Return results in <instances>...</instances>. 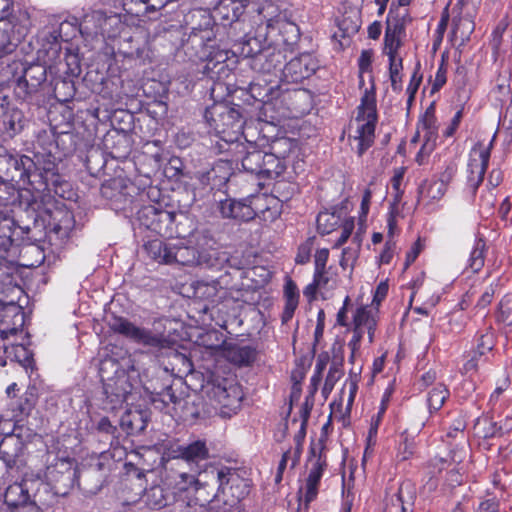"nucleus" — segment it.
<instances>
[{
  "instance_id": "nucleus-49",
  "label": "nucleus",
  "mask_w": 512,
  "mask_h": 512,
  "mask_svg": "<svg viewBox=\"0 0 512 512\" xmlns=\"http://www.w3.org/2000/svg\"><path fill=\"white\" fill-rule=\"evenodd\" d=\"M315 285L321 289H333L336 285V275L330 269L314 272Z\"/></svg>"
},
{
  "instance_id": "nucleus-39",
  "label": "nucleus",
  "mask_w": 512,
  "mask_h": 512,
  "mask_svg": "<svg viewBox=\"0 0 512 512\" xmlns=\"http://www.w3.org/2000/svg\"><path fill=\"white\" fill-rule=\"evenodd\" d=\"M341 225L340 216L331 212H320L317 217V229L321 234H329Z\"/></svg>"
},
{
  "instance_id": "nucleus-2",
  "label": "nucleus",
  "mask_w": 512,
  "mask_h": 512,
  "mask_svg": "<svg viewBox=\"0 0 512 512\" xmlns=\"http://www.w3.org/2000/svg\"><path fill=\"white\" fill-rule=\"evenodd\" d=\"M377 122L376 99L373 91L366 90L358 106V113L351 123L350 145L359 156L372 146Z\"/></svg>"
},
{
  "instance_id": "nucleus-17",
  "label": "nucleus",
  "mask_w": 512,
  "mask_h": 512,
  "mask_svg": "<svg viewBox=\"0 0 512 512\" xmlns=\"http://www.w3.org/2000/svg\"><path fill=\"white\" fill-rule=\"evenodd\" d=\"M232 169V161L220 159L211 169L202 173L199 179L202 184L210 186L211 189H220L229 180Z\"/></svg>"
},
{
  "instance_id": "nucleus-28",
  "label": "nucleus",
  "mask_w": 512,
  "mask_h": 512,
  "mask_svg": "<svg viewBox=\"0 0 512 512\" xmlns=\"http://www.w3.org/2000/svg\"><path fill=\"white\" fill-rule=\"evenodd\" d=\"M169 264L177 263L183 266L200 264L198 251L189 246H171Z\"/></svg>"
},
{
  "instance_id": "nucleus-3",
  "label": "nucleus",
  "mask_w": 512,
  "mask_h": 512,
  "mask_svg": "<svg viewBox=\"0 0 512 512\" xmlns=\"http://www.w3.org/2000/svg\"><path fill=\"white\" fill-rule=\"evenodd\" d=\"M99 375L104 393L113 408L126 402L132 394L133 384L126 369L118 360L106 357L100 361Z\"/></svg>"
},
{
  "instance_id": "nucleus-41",
  "label": "nucleus",
  "mask_w": 512,
  "mask_h": 512,
  "mask_svg": "<svg viewBox=\"0 0 512 512\" xmlns=\"http://www.w3.org/2000/svg\"><path fill=\"white\" fill-rule=\"evenodd\" d=\"M248 205L254 212V218L266 211V207L275 204V198L265 194L251 195L247 198Z\"/></svg>"
},
{
  "instance_id": "nucleus-53",
  "label": "nucleus",
  "mask_w": 512,
  "mask_h": 512,
  "mask_svg": "<svg viewBox=\"0 0 512 512\" xmlns=\"http://www.w3.org/2000/svg\"><path fill=\"white\" fill-rule=\"evenodd\" d=\"M175 485L179 491H187L191 487L195 490H199L202 487L199 480L188 473H180L178 479L175 481Z\"/></svg>"
},
{
  "instance_id": "nucleus-27",
  "label": "nucleus",
  "mask_w": 512,
  "mask_h": 512,
  "mask_svg": "<svg viewBox=\"0 0 512 512\" xmlns=\"http://www.w3.org/2000/svg\"><path fill=\"white\" fill-rule=\"evenodd\" d=\"M284 300L285 305L281 320L283 324H286L293 318L299 304V290L291 278H288L284 285Z\"/></svg>"
},
{
  "instance_id": "nucleus-46",
  "label": "nucleus",
  "mask_w": 512,
  "mask_h": 512,
  "mask_svg": "<svg viewBox=\"0 0 512 512\" xmlns=\"http://www.w3.org/2000/svg\"><path fill=\"white\" fill-rule=\"evenodd\" d=\"M23 76L31 81V89H38V87L46 80V70L41 65H32L25 70Z\"/></svg>"
},
{
  "instance_id": "nucleus-52",
  "label": "nucleus",
  "mask_w": 512,
  "mask_h": 512,
  "mask_svg": "<svg viewBox=\"0 0 512 512\" xmlns=\"http://www.w3.org/2000/svg\"><path fill=\"white\" fill-rule=\"evenodd\" d=\"M465 428H466V421L463 417H458L454 420L453 424L449 428L448 432L446 433V437L448 439L453 440H459L460 442H464L465 440Z\"/></svg>"
},
{
  "instance_id": "nucleus-4",
  "label": "nucleus",
  "mask_w": 512,
  "mask_h": 512,
  "mask_svg": "<svg viewBox=\"0 0 512 512\" xmlns=\"http://www.w3.org/2000/svg\"><path fill=\"white\" fill-rule=\"evenodd\" d=\"M6 317H12L13 327L6 326L4 322L0 323V366H5L7 359H10L27 369L33 362L31 351L24 344L10 341L11 338H16L23 333L24 315L14 309L8 310Z\"/></svg>"
},
{
  "instance_id": "nucleus-43",
  "label": "nucleus",
  "mask_w": 512,
  "mask_h": 512,
  "mask_svg": "<svg viewBox=\"0 0 512 512\" xmlns=\"http://www.w3.org/2000/svg\"><path fill=\"white\" fill-rule=\"evenodd\" d=\"M297 190L298 188L295 183L285 180L277 181L273 187V192L276 194L275 198L281 202H286L291 199Z\"/></svg>"
},
{
  "instance_id": "nucleus-42",
  "label": "nucleus",
  "mask_w": 512,
  "mask_h": 512,
  "mask_svg": "<svg viewBox=\"0 0 512 512\" xmlns=\"http://www.w3.org/2000/svg\"><path fill=\"white\" fill-rule=\"evenodd\" d=\"M456 173V167L454 165H448L445 171L440 175L438 181L432 183V190L437 189V194H432L433 199L441 198L445 191L447 184L451 181Z\"/></svg>"
},
{
  "instance_id": "nucleus-60",
  "label": "nucleus",
  "mask_w": 512,
  "mask_h": 512,
  "mask_svg": "<svg viewBox=\"0 0 512 512\" xmlns=\"http://www.w3.org/2000/svg\"><path fill=\"white\" fill-rule=\"evenodd\" d=\"M30 82L31 81H29L28 78H25L24 76L18 79L15 86V94L17 97L26 99L29 95L37 91V89L30 88Z\"/></svg>"
},
{
  "instance_id": "nucleus-20",
  "label": "nucleus",
  "mask_w": 512,
  "mask_h": 512,
  "mask_svg": "<svg viewBox=\"0 0 512 512\" xmlns=\"http://www.w3.org/2000/svg\"><path fill=\"white\" fill-rule=\"evenodd\" d=\"M378 309L373 306L358 307L353 315V328L367 332L369 343H373L377 327Z\"/></svg>"
},
{
  "instance_id": "nucleus-37",
  "label": "nucleus",
  "mask_w": 512,
  "mask_h": 512,
  "mask_svg": "<svg viewBox=\"0 0 512 512\" xmlns=\"http://www.w3.org/2000/svg\"><path fill=\"white\" fill-rule=\"evenodd\" d=\"M193 296L199 300L214 301L218 294V282L197 281L193 284Z\"/></svg>"
},
{
  "instance_id": "nucleus-9",
  "label": "nucleus",
  "mask_w": 512,
  "mask_h": 512,
  "mask_svg": "<svg viewBox=\"0 0 512 512\" xmlns=\"http://www.w3.org/2000/svg\"><path fill=\"white\" fill-rule=\"evenodd\" d=\"M110 328L114 332L143 346L162 348L166 343V339L162 334H155L149 329L138 327L122 317L114 318L110 322Z\"/></svg>"
},
{
  "instance_id": "nucleus-19",
  "label": "nucleus",
  "mask_w": 512,
  "mask_h": 512,
  "mask_svg": "<svg viewBox=\"0 0 512 512\" xmlns=\"http://www.w3.org/2000/svg\"><path fill=\"white\" fill-rule=\"evenodd\" d=\"M281 47L269 43L264 53L252 61L251 67L263 73H270L273 70L281 69L285 60Z\"/></svg>"
},
{
  "instance_id": "nucleus-36",
  "label": "nucleus",
  "mask_w": 512,
  "mask_h": 512,
  "mask_svg": "<svg viewBox=\"0 0 512 512\" xmlns=\"http://www.w3.org/2000/svg\"><path fill=\"white\" fill-rule=\"evenodd\" d=\"M389 58V73L391 80V87L394 91L401 90V75L400 72L403 68L402 58L399 53L396 52H385Z\"/></svg>"
},
{
  "instance_id": "nucleus-33",
  "label": "nucleus",
  "mask_w": 512,
  "mask_h": 512,
  "mask_svg": "<svg viewBox=\"0 0 512 512\" xmlns=\"http://www.w3.org/2000/svg\"><path fill=\"white\" fill-rule=\"evenodd\" d=\"M284 170L285 163L281 158L276 156L274 153L265 152L259 176L264 178H274L279 176Z\"/></svg>"
},
{
  "instance_id": "nucleus-10",
  "label": "nucleus",
  "mask_w": 512,
  "mask_h": 512,
  "mask_svg": "<svg viewBox=\"0 0 512 512\" xmlns=\"http://www.w3.org/2000/svg\"><path fill=\"white\" fill-rule=\"evenodd\" d=\"M34 159L19 154H12L7 151L0 153V172L11 181H22L33 183Z\"/></svg>"
},
{
  "instance_id": "nucleus-58",
  "label": "nucleus",
  "mask_w": 512,
  "mask_h": 512,
  "mask_svg": "<svg viewBox=\"0 0 512 512\" xmlns=\"http://www.w3.org/2000/svg\"><path fill=\"white\" fill-rule=\"evenodd\" d=\"M341 235L337 239L334 247L338 248L342 246L348 238L351 236L352 231L354 229V220L353 219H346L341 223Z\"/></svg>"
},
{
  "instance_id": "nucleus-23",
  "label": "nucleus",
  "mask_w": 512,
  "mask_h": 512,
  "mask_svg": "<svg viewBox=\"0 0 512 512\" xmlns=\"http://www.w3.org/2000/svg\"><path fill=\"white\" fill-rule=\"evenodd\" d=\"M148 421L147 411L129 409L121 416L120 426L127 434L134 435L143 432Z\"/></svg>"
},
{
  "instance_id": "nucleus-34",
  "label": "nucleus",
  "mask_w": 512,
  "mask_h": 512,
  "mask_svg": "<svg viewBox=\"0 0 512 512\" xmlns=\"http://www.w3.org/2000/svg\"><path fill=\"white\" fill-rule=\"evenodd\" d=\"M448 397L449 391L443 384H437L432 387L427 394V406L429 412L432 414L438 411Z\"/></svg>"
},
{
  "instance_id": "nucleus-38",
  "label": "nucleus",
  "mask_w": 512,
  "mask_h": 512,
  "mask_svg": "<svg viewBox=\"0 0 512 512\" xmlns=\"http://www.w3.org/2000/svg\"><path fill=\"white\" fill-rule=\"evenodd\" d=\"M486 243L483 239H477L474 247L470 253L468 266L473 272H478L482 269L485 262Z\"/></svg>"
},
{
  "instance_id": "nucleus-35",
  "label": "nucleus",
  "mask_w": 512,
  "mask_h": 512,
  "mask_svg": "<svg viewBox=\"0 0 512 512\" xmlns=\"http://www.w3.org/2000/svg\"><path fill=\"white\" fill-rule=\"evenodd\" d=\"M263 157L265 152L257 150L252 147V150H248L246 154L241 158V164L245 171L256 174L259 176L262 166Z\"/></svg>"
},
{
  "instance_id": "nucleus-44",
  "label": "nucleus",
  "mask_w": 512,
  "mask_h": 512,
  "mask_svg": "<svg viewBox=\"0 0 512 512\" xmlns=\"http://www.w3.org/2000/svg\"><path fill=\"white\" fill-rule=\"evenodd\" d=\"M476 434L482 438H493L504 434L503 428L486 419L478 421L475 426Z\"/></svg>"
},
{
  "instance_id": "nucleus-18",
  "label": "nucleus",
  "mask_w": 512,
  "mask_h": 512,
  "mask_svg": "<svg viewBox=\"0 0 512 512\" xmlns=\"http://www.w3.org/2000/svg\"><path fill=\"white\" fill-rule=\"evenodd\" d=\"M270 44L274 46L290 47L294 45L300 36L298 26L289 21L286 17L284 20H280L279 24L275 27L274 32L268 31Z\"/></svg>"
},
{
  "instance_id": "nucleus-64",
  "label": "nucleus",
  "mask_w": 512,
  "mask_h": 512,
  "mask_svg": "<svg viewBox=\"0 0 512 512\" xmlns=\"http://www.w3.org/2000/svg\"><path fill=\"white\" fill-rule=\"evenodd\" d=\"M329 251L328 249H320L315 254V271H322L326 268V263L328 261Z\"/></svg>"
},
{
  "instance_id": "nucleus-61",
  "label": "nucleus",
  "mask_w": 512,
  "mask_h": 512,
  "mask_svg": "<svg viewBox=\"0 0 512 512\" xmlns=\"http://www.w3.org/2000/svg\"><path fill=\"white\" fill-rule=\"evenodd\" d=\"M124 9L136 16L143 15V7L146 6V0H124Z\"/></svg>"
},
{
  "instance_id": "nucleus-5",
  "label": "nucleus",
  "mask_w": 512,
  "mask_h": 512,
  "mask_svg": "<svg viewBox=\"0 0 512 512\" xmlns=\"http://www.w3.org/2000/svg\"><path fill=\"white\" fill-rule=\"evenodd\" d=\"M205 394L224 417H230L240 407L243 392L239 385L228 379H211L203 387Z\"/></svg>"
},
{
  "instance_id": "nucleus-45",
  "label": "nucleus",
  "mask_w": 512,
  "mask_h": 512,
  "mask_svg": "<svg viewBox=\"0 0 512 512\" xmlns=\"http://www.w3.org/2000/svg\"><path fill=\"white\" fill-rule=\"evenodd\" d=\"M354 247H347L342 251L340 265L343 269L353 268L360 250V241L357 236L353 238Z\"/></svg>"
},
{
  "instance_id": "nucleus-16",
  "label": "nucleus",
  "mask_w": 512,
  "mask_h": 512,
  "mask_svg": "<svg viewBox=\"0 0 512 512\" xmlns=\"http://www.w3.org/2000/svg\"><path fill=\"white\" fill-rule=\"evenodd\" d=\"M41 484L39 481L23 479L21 482H15L9 485L4 493V501L7 505L15 507L17 510L20 506L29 504L31 501L30 491L33 486Z\"/></svg>"
},
{
  "instance_id": "nucleus-62",
  "label": "nucleus",
  "mask_w": 512,
  "mask_h": 512,
  "mask_svg": "<svg viewBox=\"0 0 512 512\" xmlns=\"http://www.w3.org/2000/svg\"><path fill=\"white\" fill-rule=\"evenodd\" d=\"M235 199L227 198L219 201L218 209L223 218L232 219L233 209H235Z\"/></svg>"
},
{
  "instance_id": "nucleus-30",
  "label": "nucleus",
  "mask_w": 512,
  "mask_h": 512,
  "mask_svg": "<svg viewBox=\"0 0 512 512\" xmlns=\"http://www.w3.org/2000/svg\"><path fill=\"white\" fill-rule=\"evenodd\" d=\"M259 14L265 20V26L263 30L268 32H274L275 27L279 24L280 20H284L287 17L285 11H281L279 7L273 3H266L259 9Z\"/></svg>"
},
{
  "instance_id": "nucleus-55",
  "label": "nucleus",
  "mask_w": 512,
  "mask_h": 512,
  "mask_svg": "<svg viewBox=\"0 0 512 512\" xmlns=\"http://www.w3.org/2000/svg\"><path fill=\"white\" fill-rule=\"evenodd\" d=\"M492 483L495 487L506 490L512 485V474L505 469L498 470L493 475Z\"/></svg>"
},
{
  "instance_id": "nucleus-26",
  "label": "nucleus",
  "mask_w": 512,
  "mask_h": 512,
  "mask_svg": "<svg viewBox=\"0 0 512 512\" xmlns=\"http://www.w3.org/2000/svg\"><path fill=\"white\" fill-rule=\"evenodd\" d=\"M494 346V335L487 329L485 332L480 333L476 339V348L473 351L472 357L465 363L464 369L466 372L477 369V358L483 356L491 351Z\"/></svg>"
},
{
  "instance_id": "nucleus-51",
  "label": "nucleus",
  "mask_w": 512,
  "mask_h": 512,
  "mask_svg": "<svg viewBox=\"0 0 512 512\" xmlns=\"http://www.w3.org/2000/svg\"><path fill=\"white\" fill-rule=\"evenodd\" d=\"M312 465L308 473L307 479L320 484L323 472L326 468V459L319 454L315 459L311 460Z\"/></svg>"
},
{
  "instance_id": "nucleus-15",
  "label": "nucleus",
  "mask_w": 512,
  "mask_h": 512,
  "mask_svg": "<svg viewBox=\"0 0 512 512\" xmlns=\"http://www.w3.org/2000/svg\"><path fill=\"white\" fill-rule=\"evenodd\" d=\"M269 42L268 33L263 30V25H259L257 35H247L242 42L236 45L237 53L243 58H252L253 61L257 56L264 53Z\"/></svg>"
},
{
  "instance_id": "nucleus-54",
  "label": "nucleus",
  "mask_w": 512,
  "mask_h": 512,
  "mask_svg": "<svg viewBox=\"0 0 512 512\" xmlns=\"http://www.w3.org/2000/svg\"><path fill=\"white\" fill-rule=\"evenodd\" d=\"M15 222L9 215H5L0 222V239H3L2 244L6 242H12V236L14 234Z\"/></svg>"
},
{
  "instance_id": "nucleus-63",
  "label": "nucleus",
  "mask_w": 512,
  "mask_h": 512,
  "mask_svg": "<svg viewBox=\"0 0 512 512\" xmlns=\"http://www.w3.org/2000/svg\"><path fill=\"white\" fill-rule=\"evenodd\" d=\"M422 247L423 245L420 239H418L406 254L405 268L409 267L416 260Z\"/></svg>"
},
{
  "instance_id": "nucleus-12",
  "label": "nucleus",
  "mask_w": 512,
  "mask_h": 512,
  "mask_svg": "<svg viewBox=\"0 0 512 512\" xmlns=\"http://www.w3.org/2000/svg\"><path fill=\"white\" fill-rule=\"evenodd\" d=\"M316 69V63L309 54H303L291 59L282 69L287 82L298 83L309 78Z\"/></svg>"
},
{
  "instance_id": "nucleus-57",
  "label": "nucleus",
  "mask_w": 512,
  "mask_h": 512,
  "mask_svg": "<svg viewBox=\"0 0 512 512\" xmlns=\"http://www.w3.org/2000/svg\"><path fill=\"white\" fill-rule=\"evenodd\" d=\"M498 283L491 284L486 288L481 297L478 299L475 308L482 310L485 309L491 302L496 293Z\"/></svg>"
},
{
  "instance_id": "nucleus-11",
  "label": "nucleus",
  "mask_w": 512,
  "mask_h": 512,
  "mask_svg": "<svg viewBox=\"0 0 512 512\" xmlns=\"http://www.w3.org/2000/svg\"><path fill=\"white\" fill-rule=\"evenodd\" d=\"M493 139L485 145L478 142L470 151L468 161V184L475 191L484 179L490 158Z\"/></svg>"
},
{
  "instance_id": "nucleus-56",
  "label": "nucleus",
  "mask_w": 512,
  "mask_h": 512,
  "mask_svg": "<svg viewBox=\"0 0 512 512\" xmlns=\"http://www.w3.org/2000/svg\"><path fill=\"white\" fill-rule=\"evenodd\" d=\"M318 488V483L306 479L304 488L300 490V493H302V497L306 506H308L309 503L316 499L318 495Z\"/></svg>"
},
{
  "instance_id": "nucleus-13",
  "label": "nucleus",
  "mask_w": 512,
  "mask_h": 512,
  "mask_svg": "<svg viewBox=\"0 0 512 512\" xmlns=\"http://www.w3.org/2000/svg\"><path fill=\"white\" fill-rule=\"evenodd\" d=\"M137 215L142 226L158 234L162 233L164 226L173 221V215L169 211L159 209L154 205L142 207Z\"/></svg>"
},
{
  "instance_id": "nucleus-32",
  "label": "nucleus",
  "mask_w": 512,
  "mask_h": 512,
  "mask_svg": "<svg viewBox=\"0 0 512 512\" xmlns=\"http://www.w3.org/2000/svg\"><path fill=\"white\" fill-rule=\"evenodd\" d=\"M144 249L151 259L159 263L169 264L171 245L164 243L160 239H154L147 242L144 245Z\"/></svg>"
},
{
  "instance_id": "nucleus-8",
  "label": "nucleus",
  "mask_w": 512,
  "mask_h": 512,
  "mask_svg": "<svg viewBox=\"0 0 512 512\" xmlns=\"http://www.w3.org/2000/svg\"><path fill=\"white\" fill-rule=\"evenodd\" d=\"M30 21L26 12L12 15L10 20L0 21V56L14 51L28 33Z\"/></svg>"
},
{
  "instance_id": "nucleus-6",
  "label": "nucleus",
  "mask_w": 512,
  "mask_h": 512,
  "mask_svg": "<svg viewBox=\"0 0 512 512\" xmlns=\"http://www.w3.org/2000/svg\"><path fill=\"white\" fill-rule=\"evenodd\" d=\"M46 462L45 477L48 483L52 485L55 494L66 495L75 482L73 459L65 455L48 452Z\"/></svg>"
},
{
  "instance_id": "nucleus-1",
  "label": "nucleus",
  "mask_w": 512,
  "mask_h": 512,
  "mask_svg": "<svg viewBox=\"0 0 512 512\" xmlns=\"http://www.w3.org/2000/svg\"><path fill=\"white\" fill-rule=\"evenodd\" d=\"M205 119L209 126L220 135L224 144H220V152L236 150L242 153L244 146L237 143L242 129L240 113L225 104H215L205 111Z\"/></svg>"
},
{
  "instance_id": "nucleus-25",
  "label": "nucleus",
  "mask_w": 512,
  "mask_h": 512,
  "mask_svg": "<svg viewBox=\"0 0 512 512\" xmlns=\"http://www.w3.org/2000/svg\"><path fill=\"white\" fill-rule=\"evenodd\" d=\"M413 503L412 486L409 483H402L398 492L387 503L386 512H411Z\"/></svg>"
},
{
  "instance_id": "nucleus-40",
  "label": "nucleus",
  "mask_w": 512,
  "mask_h": 512,
  "mask_svg": "<svg viewBox=\"0 0 512 512\" xmlns=\"http://www.w3.org/2000/svg\"><path fill=\"white\" fill-rule=\"evenodd\" d=\"M4 124L14 133L22 130L24 126V115L22 111L16 107H9L3 114Z\"/></svg>"
},
{
  "instance_id": "nucleus-59",
  "label": "nucleus",
  "mask_w": 512,
  "mask_h": 512,
  "mask_svg": "<svg viewBox=\"0 0 512 512\" xmlns=\"http://www.w3.org/2000/svg\"><path fill=\"white\" fill-rule=\"evenodd\" d=\"M148 502L150 505L161 508L167 504L161 487H153L148 493Z\"/></svg>"
},
{
  "instance_id": "nucleus-48",
  "label": "nucleus",
  "mask_w": 512,
  "mask_h": 512,
  "mask_svg": "<svg viewBox=\"0 0 512 512\" xmlns=\"http://www.w3.org/2000/svg\"><path fill=\"white\" fill-rule=\"evenodd\" d=\"M235 209H233L232 219L238 221H250L254 219V212L248 205V200H235Z\"/></svg>"
},
{
  "instance_id": "nucleus-21",
  "label": "nucleus",
  "mask_w": 512,
  "mask_h": 512,
  "mask_svg": "<svg viewBox=\"0 0 512 512\" xmlns=\"http://www.w3.org/2000/svg\"><path fill=\"white\" fill-rule=\"evenodd\" d=\"M421 133H423L424 138V149L434 150L438 137V126L432 106L426 110L418 125V135Z\"/></svg>"
},
{
  "instance_id": "nucleus-50",
  "label": "nucleus",
  "mask_w": 512,
  "mask_h": 512,
  "mask_svg": "<svg viewBox=\"0 0 512 512\" xmlns=\"http://www.w3.org/2000/svg\"><path fill=\"white\" fill-rule=\"evenodd\" d=\"M301 451H302V446L298 442L296 447L293 450L289 449L283 453L282 458L278 465V470H280V473L284 472L289 461L291 462V468H294L298 464L300 455H301Z\"/></svg>"
},
{
  "instance_id": "nucleus-24",
  "label": "nucleus",
  "mask_w": 512,
  "mask_h": 512,
  "mask_svg": "<svg viewBox=\"0 0 512 512\" xmlns=\"http://www.w3.org/2000/svg\"><path fill=\"white\" fill-rule=\"evenodd\" d=\"M22 451L23 443L20 438L10 434L2 437L0 442V459L5 462L7 467L12 468L17 464Z\"/></svg>"
},
{
  "instance_id": "nucleus-7",
  "label": "nucleus",
  "mask_w": 512,
  "mask_h": 512,
  "mask_svg": "<svg viewBox=\"0 0 512 512\" xmlns=\"http://www.w3.org/2000/svg\"><path fill=\"white\" fill-rule=\"evenodd\" d=\"M412 18L407 8L395 7L392 3L386 19L384 51L399 53L406 38V27Z\"/></svg>"
},
{
  "instance_id": "nucleus-47",
  "label": "nucleus",
  "mask_w": 512,
  "mask_h": 512,
  "mask_svg": "<svg viewBox=\"0 0 512 512\" xmlns=\"http://www.w3.org/2000/svg\"><path fill=\"white\" fill-rule=\"evenodd\" d=\"M497 320L512 326V295H505L498 306Z\"/></svg>"
},
{
  "instance_id": "nucleus-14",
  "label": "nucleus",
  "mask_w": 512,
  "mask_h": 512,
  "mask_svg": "<svg viewBox=\"0 0 512 512\" xmlns=\"http://www.w3.org/2000/svg\"><path fill=\"white\" fill-rule=\"evenodd\" d=\"M35 168H33L32 178L39 177L46 187L49 185H58L60 176L56 158L49 154L35 155Z\"/></svg>"
},
{
  "instance_id": "nucleus-29",
  "label": "nucleus",
  "mask_w": 512,
  "mask_h": 512,
  "mask_svg": "<svg viewBox=\"0 0 512 512\" xmlns=\"http://www.w3.org/2000/svg\"><path fill=\"white\" fill-rule=\"evenodd\" d=\"M236 53L237 51L213 48L207 56V68L213 70L217 65H222L219 70H223L224 67L230 69L237 63Z\"/></svg>"
},
{
  "instance_id": "nucleus-22",
  "label": "nucleus",
  "mask_w": 512,
  "mask_h": 512,
  "mask_svg": "<svg viewBox=\"0 0 512 512\" xmlns=\"http://www.w3.org/2000/svg\"><path fill=\"white\" fill-rule=\"evenodd\" d=\"M170 456L187 462H197L208 458L209 450L204 441L196 440L187 445H178L172 449Z\"/></svg>"
},
{
  "instance_id": "nucleus-31",
  "label": "nucleus",
  "mask_w": 512,
  "mask_h": 512,
  "mask_svg": "<svg viewBox=\"0 0 512 512\" xmlns=\"http://www.w3.org/2000/svg\"><path fill=\"white\" fill-rule=\"evenodd\" d=\"M339 352L341 353V347H339ZM343 374V356L341 354L339 356L335 355L322 388V393L325 397L330 394L335 384L341 379Z\"/></svg>"
}]
</instances>
